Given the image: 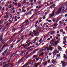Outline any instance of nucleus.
I'll return each instance as SVG.
<instances>
[{
  "label": "nucleus",
  "instance_id": "44",
  "mask_svg": "<svg viewBox=\"0 0 67 67\" xmlns=\"http://www.w3.org/2000/svg\"><path fill=\"white\" fill-rule=\"evenodd\" d=\"M55 46V44L53 43H52L51 44V46Z\"/></svg>",
  "mask_w": 67,
  "mask_h": 67
},
{
  "label": "nucleus",
  "instance_id": "62",
  "mask_svg": "<svg viewBox=\"0 0 67 67\" xmlns=\"http://www.w3.org/2000/svg\"><path fill=\"white\" fill-rule=\"evenodd\" d=\"M65 17H66V16H67V14H65Z\"/></svg>",
  "mask_w": 67,
  "mask_h": 67
},
{
  "label": "nucleus",
  "instance_id": "8",
  "mask_svg": "<svg viewBox=\"0 0 67 67\" xmlns=\"http://www.w3.org/2000/svg\"><path fill=\"white\" fill-rule=\"evenodd\" d=\"M42 64H43L44 65H47V61H46L45 62H43Z\"/></svg>",
  "mask_w": 67,
  "mask_h": 67
},
{
  "label": "nucleus",
  "instance_id": "40",
  "mask_svg": "<svg viewBox=\"0 0 67 67\" xmlns=\"http://www.w3.org/2000/svg\"><path fill=\"white\" fill-rule=\"evenodd\" d=\"M3 38L2 37H0V41H2V39H3Z\"/></svg>",
  "mask_w": 67,
  "mask_h": 67
},
{
  "label": "nucleus",
  "instance_id": "17",
  "mask_svg": "<svg viewBox=\"0 0 67 67\" xmlns=\"http://www.w3.org/2000/svg\"><path fill=\"white\" fill-rule=\"evenodd\" d=\"M41 63L40 62H39L38 63H35V64L37 65V66H39L40 64H41Z\"/></svg>",
  "mask_w": 67,
  "mask_h": 67
},
{
  "label": "nucleus",
  "instance_id": "19",
  "mask_svg": "<svg viewBox=\"0 0 67 67\" xmlns=\"http://www.w3.org/2000/svg\"><path fill=\"white\" fill-rule=\"evenodd\" d=\"M52 63L54 64H55V60H52Z\"/></svg>",
  "mask_w": 67,
  "mask_h": 67
},
{
  "label": "nucleus",
  "instance_id": "29",
  "mask_svg": "<svg viewBox=\"0 0 67 67\" xmlns=\"http://www.w3.org/2000/svg\"><path fill=\"white\" fill-rule=\"evenodd\" d=\"M30 44H31V45H33V43H31V42H30L28 44H27L28 46H30Z\"/></svg>",
  "mask_w": 67,
  "mask_h": 67
},
{
  "label": "nucleus",
  "instance_id": "64",
  "mask_svg": "<svg viewBox=\"0 0 67 67\" xmlns=\"http://www.w3.org/2000/svg\"><path fill=\"white\" fill-rule=\"evenodd\" d=\"M52 41H50L49 42L50 44H52Z\"/></svg>",
  "mask_w": 67,
  "mask_h": 67
},
{
  "label": "nucleus",
  "instance_id": "56",
  "mask_svg": "<svg viewBox=\"0 0 67 67\" xmlns=\"http://www.w3.org/2000/svg\"><path fill=\"white\" fill-rule=\"evenodd\" d=\"M14 4L15 5H17V4H18V3H14Z\"/></svg>",
  "mask_w": 67,
  "mask_h": 67
},
{
  "label": "nucleus",
  "instance_id": "39",
  "mask_svg": "<svg viewBox=\"0 0 67 67\" xmlns=\"http://www.w3.org/2000/svg\"><path fill=\"white\" fill-rule=\"evenodd\" d=\"M58 49H62V47H60V46H59L58 47Z\"/></svg>",
  "mask_w": 67,
  "mask_h": 67
},
{
  "label": "nucleus",
  "instance_id": "27",
  "mask_svg": "<svg viewBox=\"0 0 67 67\" xmlns=\"http://www.w3.org/2000/svg\"><path fill=\"white\" fill-rule=\"evenodd\" d=\"M60 18H58L57 19V20L56 21H55L56 22V23H57V22H58V21H59V19H60Z\"/></svg>",
  "mask_w": 67,
  "mask_h": 67
},
{
  "label": "nucleus",
  "instance_id": "9",
  "mask_svg": "<svg viewBox=\"0 0 67 67\" xmlns=\"http://www.w3.org/2000/svg\"><path fill=\"white\" fill-rule=\"evenodd\" d=\"M53 47H51L49 48L48 49L49 50H50L51 51H53Z\"/></svg>",
  "mask_w": 67,
  "mask_h": 67
},
{
  "label": "nucleus",
  "instance_id": "12",
  "mask_svg": "<svg viewBox=\"0 0 67 67\" xmlns=\"http://www.w3.org/2000/svg\"><path fill=\"white\" fill-rule=\"evenodd\" d=\"M29 65V64H28L27 63H26L22 67H26L27 65Z\"/></svg>",
  "mask_w": 67,
  "mask_h": 67
},
{
  "label": "nucleus",
  "instance_id": "61",
  "mask_svg": "<svg viewBox=\"0 0 67 67\" xmlns=\"http://www.w3.org/2000/svg\"><path fill=\"white\" fill-rule=\"evenodd\" d=\"M53 22H55V19H53Z\"/></svg>",
  "mask_w": 67,
  "mask_h": 67
},
{
  "label": "nucleus",
  "instance_id": "53",
  "mask_svg": "<svg viewBox=\"0 0 67 67\" xmlns=\"http://www.w3.org/2000/svg\"><path fill=\"white\" fill-rule=\"evenodd\" d=\"M46 18V17L45 16H43V19L44 20H45V19Z\"/></svg>",
  "mask_w": 67,
  "mask_h": 67
},
{
  "label": "nucleus",
  "instance_id": "54",
  "mask_svg": "<svg viewBox=\"0 0 67 67\" xmlns=\"http://www.w3.org/2000/svg\"><path fill=\"white\" fill-rule=\"evenodd\" d=\"M54 44L55 45V46L56 45H57V42H55V43H54Z\"/></svg>",
  "mask_w": 67,
  "mask_h": 67
},
{
  "label": "nucleus",
  "instance_id": "26",
  "mask_svg": "<svg viewBox=\"0 0 67 67\" xmlns=\"http://www.w3.org/2000/svg\"><path fill=\"white\" fill-rule=\"evenodd\" d=\"M23 30L24 29H21V30H20V31L19 32V33H21L23 31Z\"/></svg>",
  "mask_w": 67,
  "mask_h": 67
},
{
  "label": "nucleus",
  "instance_id": "25",
  "mask_svg": "<svg viewBox=\"0 0 67 67\" xmlns=\"http://www.w3.org/2000/svg\"><path fill=\"white\" fill-rule=\"evenodd\" d=\"M8 66V64H5L3 66V67H7Z\"/></svg>",
  "mask_w": 67,
  "mask_h": 67
},
{
  "label": "nucleus",
  "instance_id": "13",
  "mask_svg": "<svg viewBox=\"0 0 67 67\" xmlns=\"http://www.w3.org/2000/svg\"><path fill=\"white\" fill-rule=\"evenodd\" d=\"M54 33H55V31H53L52 32L50 33V34L52 35V34H54Z\"/></svg>",
  "mask_w": 67,
  "mask_h": 67
},
{
  "label": "nucleus",
  "instance_id": "24",
  "mask_svg": "<svg viewBox=\"0 0 67 67\" xmlns=\"http://www.w3.org/2000/svg\"><path fill=\"white\" fill-rule=\"evenodd\" d=\"M46 21H48V22H52V20H48V19H47V20H46Z\"/></svg>",
  "mask_w": 67,
  "mask_h": 67
},
{
  "label": "nucleus",
  "instance_id": "14",
  "mask_svg": "<svg viewBox=\"0 0 67 67\" xmlns=\"http://www.w3.org/2000/svg\"><path fill=\"white\" fill-rule=\"evenodd\" d=\"M38 49H37L34 50L32 52L33 53H34L36 52V51H38Z\"/></svg>",
  "mask_w": 67,
  "mask_h": 67
},
{
  "label": "nucleus",
  "instance_id": "5",
  "mask_svg": "<svg viewBox=\"0 0 67 67\" xmlns=\"http://www.w3.org/2000/svg\"><path fill=\"white\" fill-rule=\"evenodd\" d=\"M61 63H62V66H63V67H65L66 66V64L65 62H64L63 61H62Z\"/></svg>",
  "mask_w": 67,
  "mask_h": 67
},
{
  "label": "nucleus",
  "instance_id": "52",
  "mask_svg": "<svg viewBox=\"0 0 67 67\" xmlns=\"http://www.w3.org/2000/svg\"><path fill=\"white\" fill-rule=\"evenodd\" d=\"M23 37H21V38L20 39V40H23Z\"/></svg>",
  "mask_w": 67,
  "mask_h": 67
},
{
  "label": "nucleus",
  "instance_id": "34",
  "mask_svg": "<svg viewBox=\"0 0 67 67\" xmlns=\"http://www.w3.org/2000/svg\"><path fill=\"white\" fill-rule=\"evenodd\" d=\"M26 12V10H23L22 11H21V12H24V13H25Z\"/></svg>",
  "mask_w": 67,
  "mask_h": 67
},
{
  "label": "nucleus",
  "instance_id": "11",
  "mask_svg": "<svg viewBox=\"0 0 67 67\" xmlns=\"http://www.w3.org/2000/svg\"><path fill=\"white\" fill-rule=\"evenodd\" d=\"M62 21H63V22L64 21V20H62V21H60L59 22V23L60 24V25H62V24H63V23L62 22Z\"/></svg>",
  "mask_w": 67,
  "mask_h": 67
},
{
  "label": "nucleus",
  "instance_id": "50",
  "mask_svg": "<svg viewBox=\"0 0 67 67\" xmlns=\"http://www.w3.org/2000/svg\"><path fill=\"white\" fill-rule=\"evenodd\" d=\"M33 1V0H30L29 1V2H32Z\"/></svg>",
  "mask_w": 67,
  "mask_h": 67
},
{
  "label": "nucleus",
  "instance_id": "48",
  "mask_svg": "<svg viewBox=\"0 0 67 67\" xmlns=\"http://www.w3.org/2000/svg\"><path fill=\"white\" fill-rule=\"evenodd\" d=\"M56 53H57L58 54L59 53V51H57V49H56Z\"/></svg>",
  "mask_w": 67,
  "mask_h": 67
},
{
  "label": "nucleus",
  "instance_id": "3",
  "mask_svg": "<svg viewBox=\"0 0 67 67\" xmlns=\"http://www.w3.org/2000/svg\"><path fill=\"white\" fill-rule=\"evenodd\" d=\"M66 38H67V37L66 36H64L63 37V41H64L63 42V44H65L66 43V42H67V41H66Z\"/></svg>",
  "mask_w": 67,
  "mask_h": 67
},
{
  "label": "nucleus",
  "instance_id": "23",
  "mask_svg": "<svg viewBox=\"0 0 67 67\" xmlns=\"http://www.w3.org/2000/svg\"><path fill=\"white\" fill-rule=\"evenodd\" d=\"M5 16L7 19H9V16L8 15H6Z\"/></svg>",
  "mask_w": 67,
  "mask_h": 67
},
{
  "label": "nucleus",
  "instance_id": "18",
  "mask_svg": "<svg viewBox=\"0 0 67 67\" xmlns=\"http://www.w3.org/2000/svg\"><path fill=\"white\" fill-rule=\"evenodd\" d=\"M63 55V57L64 58H66V59H67V56L65 54H64Z\"/></svg>",
  "mask_w": 67,
  "mask_h": 67
},
{
  "label": "nucleus",
  "instance_id": "4",
  "mask_svg": "<svg viewBox=\"0 0 67 67\" xmlns=\"http://www.w3.org/2000/svg\"><path fill=\"white\" fill-rule=\"evenodd\" d=\"M55 10H54L52 12L51 14H50L49 15V16L51 17L53 16H54V14H55Z\"/></svg>",
  "mask_w": 67,
  "mask_h": 67
},
{
  "label": "nucleus",
  "instance_id": "2",
  "mask_svg": "<svg viewBox=\"0 0 67 67\" xmlns=\"http://www.w3.org/2000/svg\"><path fill=\"white\" fill-rule=\"evenodd\" d=\"M61 10H62V9H60V8L59 9L56 13L54 15V16H56V15H57V14H58L60 13L61 12Z\"/></svg>",
  "mask_w": 67,
  "mask_h": 67
},
{
  "label": "nucleus",
  "instance_id": "6",
  "mask_svg": "<svg viewBox=\"0 0 67 67\" xmlns=\"http://www.w3.org/2000/svg\"><path fill=\"white\" fill-rule=\"evenodd\" d=\"M16 54V53H14V54H10L9 56V57H14L15 56Z\"/></svg>",
  "mask_w": 67,
  "mask_h": 67
},
{
  "label": "nucleus",
  "instance_id": "37",
  "mask_svg": "<svg viewBox=\"0 0 67 67\" xmlns=\"http://www.w3.org/2000/svg\"><path fill=\"white\" fill-rule=\"evenodd\" d=\"M25 22L26 23H28V22H29V20H26Z\"/></svg>",
  "mask_w": 67,
  "mask_h": 67
},
{
  "label": "nucleus",
  "instance_id": "28",
  "mask_svg": "<svg viewBox=\"0 0 67 67\" xmlns=\"http://www.w3.org/2000/svg\"><path fill=\"white\" fill-rule=\"evenodd\" d=\"M1 44H5V42H3V41H2L1 42Z\"/></svg>",
  "mask_w": 67,
  "mask_h": 67
},
{
  "label": "nucleus",
  "instance_id": "20",
  "mask_svg": "<svg viewBox=\"0 0 67 67\" xmlns=\"http://www.w3.org/2000/svg\"><path fill=\"white\" fill-rule=\"evenodd\" d=\"M23 58H22V59L20 60L19 62H18V63H21V62L23 60Z\"/></svg>",
  "mask_w": 67,
  "mask_h": 67
},
{
  "label": "nucleus",
  "instance_id": "63",
  "mask_svg": "<svg viewBox=\"0 0 67 67\" xmlns=\"http://www.w3.org/2000/svg\"><path fill=\"white\" fill-rule=\"evenodd\" d=\"M60 32H63V30H61V31H60Z\"/></svg>",
  "mask_w": 67,
  "mask_h": 67
},
{
  "label": "nucleus",
  "instance_id": "47",
  "mask_svg": "<svg viewBox=\"0 0 67 67\" xmlns=\"http://www.w3.org/2000/svg\"><path fill=\"white\" fill-rule=\"evenodd\" d=\"M37 37L35 39H34L35 41H36V40H37Z\"/></svg>",
  "mask_w": 67,
  "mask_h": 67
},
{
  "label": "nucleus",
  "instance_id": "59",
  "mask_svg": "<svg viewBox=\"0 0 67 67\" xmlns=\"http://www.w3.org/2000/svg\"><path fill=\"white\" fill-rule=\"evenodd\" d=\"M59 41H60V38H59V41L58 40L57 41V42H56L57 43V42H59Z\"/></svg>",
  "mask_w": 67,
  "mask_h": 67
},
{
  "label": "nucleus",
  "instance_id": "51",
  "mask_svg": "<svg viewBox=\"0 0 67 67\" xmlns=\"http://www.w3.org/2000/svg\"><path fill=\"white\" fill-rule=\"evenodd\" d=\"M3 33H2L1 35V36L0 37H2V36H3Z\"/></svg>",
  "mask_w": 67,
  "mask_h": 67
},
{
  "label": "nucleus",
  "instance_id": "30",
  "mask_svg": "<svg viewBox=\"0 0 67 67\" xmlns=\"http://www.w3.org/2000/svg\"><path fill=\"white\" fill-rule=\"evenodd\" d=\"M20 41H21L20 40H17V41L16 42V43H18L19 42H20Z\"/></svg>",
  "mask_w": 67,
  "mask_h": 67
},
{
  "label": "nucleus",
  "instance_id": "60",
  "mask_svg": "<svg viewBox=\"0 0 67 67\" xmlns=\"http://www.w3.org/2000/svg\"><path fill=\"white\" fill-rule=\"evenodd\" d=\"M18 34L15 33L14 34V35H17Z\"/></svg>",
  "mask_w": 67,
  "mask_h": 67
},
{
  "label": "nucleus",
  "instance_id": "49",
  "mask_svg": "<svg viewBox=\"0 0 67 67\" xmlns=\"http://www.w3.org/2000/svg\"><path fill=\"white\" fill-rule=\"evenodd\" d=\"M37 64H35H35L34 65V66L35 67H37Z\"/></svg>",
  "mask_w": 67,
  "mask_h": 67
},
{
  "label": "nucleus",
  "instance_id": "10",
  "mask_svg": "<svg viewBox=\"0 0 67 67\" xmlns=\"http://www.w3.org/2000/svg\"><path fill=\"white\" fill-rule=\"evenodd\" d=\"M12 41H13V40H10L7 42V43L8 44H10Z\"/></svg>",
  "mask_w": 67,
  "mask_h": 67
},
{
  "label": "nucleus",
  "instance_id": "22",
  "mask_svg": "<svg viewBox=\"0 0 67 67\" xmlns=\"http://www.w3.org/2000/svg\"><path fill=\"white\" fill-rule=\"evenodd\" d=\"M53 26H57L58 25V24L57 23H55V24H53Z\"/></svg>",
  "mask_w": 67,
  "mask_h": 67
},
{
  "label": "nucleus",
  "instance_id": "16",
  "mask_svg": "<svg viewBox=\"0 0 67 67\" xmlns=\"http://www.w3.org/2000/svg\"><path fill=\"white\" fill-rule=\"evenodd\" d=\"M34 35L36 36H37L39 35V32H37L34 34Z\"/></svg>",
  "mask_w": 67,
  "mask_h": 67
},
{
  "label": "nucleus",
  "instance_id": "55",
  "mask_svg": "<svg viewBox=\"0 0 67 67\" xmlns=\"http://www.w3.org/2000/svg\"><path fill=\"white\" fill-rule=\"evenodd\" d=\"M38 23V21H36L35 23V24H37Z\"/></svg>",
  "mask_w": 67,
  "mask_h": 67
},
{
  "label": "nucleus",
  "instance_id": "33",
  "mask_svg": "<svg viewBox=\"0 0 67 67\" xmlns=\"http://www.w3.org/2000/svg\"><path fill=\"white\" fill-rule=\"evenodd\" d=\"M12 4L10 5H9V9H11V7H12Z\"/></svg>",
  "mask_w": 67,
  "mask_h": 67
},
{
  "label": "nucleus",
  "instance_id": "46",
  "mask_svg": "<svg viewBox=\"0 0 67 67\" xmlns=\"http://www.w3.org/2000/svg\"><path fill=\"white\" fill-rule=\"evenodd\" d=\"M5 45L4 44L2 47V49H3V48H4V47H5Z\"/></svg>",
  "mask_w": 67,
  "mask_h": 67
},
{
  "label": "nucleus",
  "instance_id": "15",
  "mask_svg": "<svg viewBox=\"0 0 67 67\" xmlns=\"http://www.w3.org/2000/svg\"><path fill=\"white\" fill-rule=\"evenodd\" d=\"M56 54V49L53 52V55H55Z\"/></svg>",
  "mask_w": 67,
  "mask_h": 67
},
{
  "label": "nucleus",
  "instance_id": "58",
  "mask_svg": "<svg viewBox=\"0 0 67 67\" xmlns=\"http://www.w3.org/2000/svg\"><path fill=\"white\" fill-rule=\"evenodd\" d=\"M5 30V28H4L2 30V32H3V31H4Z\"/></svg>",
  "mask_w": 67,
  "mask_h": 67
},
{
  "label": "nucleus",
  "instance_id": "21",
  "mask_svg": "<svg viewBox=\"0 0 67 67\" xmlns=\"http://www.w3.org/2000/svg\"><path fill=\"white\" fill-rule=\"evenodd\" d=\"M37 57V55H35L33 56V58H36Z\"/></svg>",
  "mask_w": 67,
  "mask_h": 67
},
{
  "label": "nucleus",
  "instance_id": "43",
  "mask_svg": "<svg viewBox=\"0 0 67 67\" xmlns=\"http://www.w3.org/2000/svg\"><path fill=\"white\" fill-rule=\"evenodd\" d=\"M42 41V38H41L40 40L39 41V42H41Z\"/></svg>",
  "mask_w": 67,
  "mask_h": 67
},
{
  "label": "nucleus",
  "instance_id": "35",
  "mask_svg": "<svg viewBox=\"0 0 67 67\" xmlns=\"http://www.w3.org/2000/svg\"><path fill=\"white\" fill-rule=\"evenodd\" d=\"M60 35L59 34H58L57 35V36H58V37H60Z\"/></svg>",
  "mask_w": 67,
  "mask_h": 67
},
{
  "label": "nucleus",
  "instance_id": "32",
  "mask_svg": "<svg viewBox=\"0 0 67 67\" xmlns=\"http://www.w3.org/2000/svg\"><path fill=\"white\" fill-rule=\"evenodd\" d=\"M18 7H21V4L20 3H19L18 5Z\"/></svg>",
  "mask_w": 67,
  "mask_h": 67
},
{
  "label": "nucleus",
  "instance_id": "57",
  "mask_svg": "<svg viewBox=\"0 0 67 67\" xmlns=\"http://www.w3.org/2000/svg\"><path fill=\"white\" fill-rule=\"evenodd\" d=\"M47 62L48 63H49L51 62V61H50V60H48Z\"/></svg>",
  "mask_w": 67,
  "mask_h": 67
},
{
  "label": "nucleus",
  "instance_id": "42",
  "mask_svg": "<svg viewBox=\"0 0 67 67\" xmlns=\"http://www.w3.org/2000/svg\"><path fill=\"white\" fill-rule=\"evenodd\" d=\"M24 34H25V35H26V31H24L23 32Z\"/></svg>",
  "mask_w": 67,
  "mask_h": 67
},
{
  "label": "nucleus",
  "instance_id": "31",
  "mask_svg": "<svg viewBox=\"0 0 67 67\" xmlns=\"http://www.w3.org/2000/svg\"><path fill=\"white\" fill-rule=\"evenodd\" d=\"M33 49H34L33 48H32L29 50V51L30 52H32V51H33Z\"/></svg>",
  "mask_w": 67,
  "mask_h": 67
},
{
  "label": "nucleus",
  "instance_id": "41",
  "mask_svg": "<svg viewBox=\"0 0 67 67\" xmlns=\"http://www.w3.org/2000/svg\"><path fill=\"white\" fill-rule=\"evenodd\" d=\"M26 46L24 47V49H26Z\"/></svg>",
  "mask_w": 67,
  "mask_h": 67
},
{
  "label": "nucleus",
  "instance_id": "7",
  "mask_svg": "<svg viewBox=\"0 0 67 67\" xmlns=\"http://www.w3.org/2000/svg\"><path fill=\"white\" fill-rule=\"evenodd\" d=\"M32 14V12H31V11L30 10L29 12L26 14V15H31Z\"/></svg>",
  "mask_w": 67,
  "mask_h": 67
},
{
  "label": "nucleus",
  "instance_id": "1",
  "mask_svg": "<svg viewBox=\"0 0 67 67\" xmlns=\"http://www.w3.org/2000/svg\"><path fill=\"white\" fill-rule=\"evenodd\" d=\"M60 9H61L62 11H65L67 9V5H64L61 6L60 8Z\"/></svg>",
  "mask_w": 67,
  "mask_h": 67
},
{
  "label": "nucleus",
  "instance_id": "45",
  "mask_svg": "<svg viewBox=\"0 0 67 67\" xmlns=\"http://www.w3.org/2000/svg\"><path fill=\"white\" fill-rule=\"evenodd\" d=\"M30 9V7H29V8H28L27 9V11H29V10Z\"/></svg>",
  "mask_w": 67,
  "mask_h": 67
},
{
  "label": "nucleus",
  "instance_id": "36",
  "mask_svg": "<svg viewBox=\"0 0 67 67\" xmlns=\"http://www.w3.org/2000/svg\"><path fill=\"white\" fill-rule=\"evenodd\" d=\"M36 60L37 61H38L39 60V57L38 58H37L36 59Z\"/></svg>",
  "mask_w": 67,
  "mask_h": 67
},
{
  "label": "nucleus",
  "instance_id": "38",
  "mask_svg": "<svg viewBox=\"0 0 67 67\" xmlns=\"http://www.w3.org/2000/svg\"><path fill=\"white\" fill-rule=\"evenodd\" d=\"M8 49L7 48L4 52V53H6L7 51H8Z\"/></svg>",
  "mask_w": 67,
  "mask_h": 67
}]
</instances>
